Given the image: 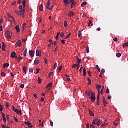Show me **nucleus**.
I'll list each match as a JSON object with an SVG mask.
<instances>
[{
	"label": "nucleus",
	"instance_id": "40",
	"mask_svg": "<svg viewBox=\"0 0 128 128\" xmlns=\"http://www.w3.org/2000/svg\"><path fill=\"white\" fill-rule=\"evenodd\" d=\"M104 72H106V70H104V69H102V71H101V74H104Z\"/></svg>",
	"mask_w": 128,
	"mask_h": 128
},
{
	"label": "nucleus",
	"instance_id": "43",
	"mask_svg": "<svg viewBox=\"0 0 128 128\" xmlns=\"http://www.w3.org/2000/svg\"><path fill=\"white\" fill-rule=\"evenodd\" d=\"M56 68H58V64L55 63L54 64V70H56Z\"/></svg>",
	"mask_w": 128,
	"mask_h": 128
},
{
	"label": "nucleus",
	"instance_id": "63",
	"mask_svg": "<svg viewBox=\"0 0 128 128\" xmlns=\"http://www.w3.org/2000/svg\"><path fill=\"white\" fill-rule=\"evenodd\" d=\"M2 128H8V127L6 126V125H4V124L2 125Z\"/></svg>",
	"mask_w": 128,
	"mask_h": 128
},
{
	"label": "nucleus",
	"instance_id": "64",
	"mask_svg": "<svg viewBox=\"0 0 128 128\" xmlns=\"http://www.w3.org/2000/svg\"><path fill=\"white\" fill-rule=\"evenodd\" d=\"M97 106H100V100H97Z\"/></svg>",
	"mask_w": 128,
	"mask_h": 128
},
{
	"label": "nucleus",
	"instance_id": "11",
	"mask_svg": "<svg viewBox=\"0 0 128 128\" xmlns=\"http://www.w3.org/2000/svg\"><path fill=\"white\" fill-rule=\"evenodd\" d=\"M16 30L17 32H20V28L19 26H16Z\"/></svg>",
	"mask_w": 128,
	"mask_h": 128
},
{
	"label": "nucleus",
	"instance_id": "31",
	"mask_svg": "<svg viewBox=\"0 0 128 128\" xmlns=\"http://www.w3.org/2000/svg\"><path fill=\"white\" fill-rule=\"evenodd\" d=\"M60 32H58L57 34V36H56V40H58V36H60Z\"/></svg>",
	"mask_w": 128,
	"mask_h": 128
},
{
	"label": "nucleus",
	"instance_id": "59",
	"mask_svg": "<svg viewBox=\"0 0 128 128\" xmlns=\"http://www.w3.org/2000/svg\"><path fill=\"white\" fill-rule=\"evenodd\" d=\"M30 122H25V124H26V126H29V124H30Z\"/></svg>",
	"mask_w": 128,
	"mask_h": 128
},
{
	"label": "nucleus",
	"instance_id": "19",
	"mask_svg": "<svg viewBox=\"0 0 128 128\" xmlns=\"http://www.w3.org/2000/svg\"><path fill=\"white\" fill-rule=\"evenodd\" d=\"M34 64H36V66H38V64H39L40 62L38 60H36L34 62Z\"/></svg>",
	"mask_w": 128,
	"mask_h": 128
},
{
	"label": "nucleus",
	"instance_id": "53",
	"mask_svg": "<svg viewBox=\"0 0 128 128\" xmlns=\"http://www.w3.org/2000/svg\"><path fill=\"white\" fill-rule=\"evenodd\" d=\"M100 88H102V86L98 85L97 86V89L100 90Z\"/></svg>",
	"mask_w": 128,
	"mask_h": 128
},
{
	"label": "nucleus",
	"instance_id": "24",
	"mask_svg": "<svg viewBox=\"0 0 128 128\" xmlns=\"http://www.w3.org/2000/svg\"><path fill=\"white\" fill-rule=\"evenodd\" d=\"M90 24H91V26H94V24H92V20H90V21H89V23H88L89 26H90Z\"/></svg>",
	"mask_w": 128,
	"mask_h": 128
},
{
	"label": "nucleus",
	"instance_id": "32",
	"mask_svg": "<svg viewBox=\"0 0 128 128\" xmlns=\"http://www.w3.org/2000/svg\"><path fill=\"white\" fill-rule=\"evenodd\" d=\"M16 14L18 16H20V11H15Z\"/></svg>",
	"mask_w": 128,
	"mask_h": 128
},
{
	"label": "nucleus",
	"instance_id": "45",
	"mask_svg": "<svg viewBox=\"0 0 128 128\" xmlns=\"http://www.w3.org/2000/svg\"><path fill=\"white\" fill-rule=\"evenodd\" d=\"M76 66H78V65L74 64V65H72V68H76Z\"/></svg>",
	"mask_w": 128,
	"mask_h": 128
},
{
	"label": "nucleus",
	"instance_id": "10",
	"mask_svg": "<svg viewBox=\"0 0 128 128\" xmlns=\"http://www.w3.org/2000/svg\"><path fill=\"white\" fill-rule=\"evenodd\" d=\"M36 56H42L41 52L38 50H36Z\"/></svg>",
	"mask_w": 128,
	"mask_h": 128
},
{
	"label": "nucleus",
	"instance_id": "51",
	"mask_svg": "<svg viewBox=\"0 0 128 128\" xmlns=\"http://www.w3.org/2000/svg\"><path fill=\"white\" fill-rule=\"evenodd\" d=\"M60 36H61V38H64V32H62L61 33Z\"/></svg>",
	"mask_w": 128,
	"mask_h": 128
},
{
	"label": "nucleus",
	"instance_id": "47",
	"mask_svg": "<svg viewBox=\"0 0 128 128\" xmlns=\"http://www.w3.org/2000/svg\"><path fill=\"white\" fill-rule=\"evenodd\" d=\"M62 66H60L58 68V72H62Z\"/></svg>",
	"mask_w": 128,
	"mask_h": 128
},
{
	"label": "nucleus",
	"instance_id": "58",
	"mask_svg": "<svg viewBox=\"0 0 128 128\" xmlns=\"http://www.w3.org/2000/svg\"><path fill=\"white\" fill-rule=\"evenodd\" d=\"M61 42H62V44H66V40H62Z\"/></svg>",
	"mask_w": 128,
	"mask_h": 128
},
{
	"label": "nucleus",
	"instance_id": "5",
	"mask_svg": "<svg viewBox=\"0 0 128 128\" xmlns=\"http://www.w3.org/2000/svg\"><path fill=\"white\" fill-rule=\"evenodd\" d=\"M26 14V10H23L20 11V16H24V14Z\"/></svg>",
	"mask_w": 128,
	"mask_h": 128
},
{
	"label": "nucleus",
	"instance_id": "18",
	"mask_svg": "<svg viewBox=\"0 0 128 128\" xmlns=\"http://www.w3.org/2000/svg\"><path fill=\"white\" fill-rule=\"evenodd\" d=\"M10 66V64H4L3 66V68H8Z\"/></svg>",
	"mask_w": 128,
	"mask_h": 128
},
{
	"label": "nucleus",
	"instance_id": "41",
	"mask_svg": "<svg viewBox=\"0 0 128 128\" xmlns=\"http://www.w3.org/2000/svg\"><path fill=\"white\" fill-rule=\"evenodd\" d=\"M86 50L87 54H88L90 52V47H88V46H87Z\"/></svg>",
	"mask_w": 128,
	"mask_h": 128
},
{
	"label": "nucleus",
	"instance_id": "2",
	"mask_svg": "<svg viewBox=\"0 0 128 128\" xmlns=\"http://www.w3.org/2000/svg\"><path fill=\"white\" fill-rule=\"evenodd\" d=\"M12 34V32L10 31H8L7 32H6V34L7 36V38L8 40H10L12 38V36H10Z\"/></svg>",
	"mask_w": 128,
	"mask_h": 128
},
{
	"label": "nucleus",
	"instance_id": "39",
	"mask_svg": "<svg viewBox=\"0 0 128 128\" xmlns=\"http://www.w3.org/2000/svg\"><path fill=\"white\" fill-rule=\"evenodd\" d=\"M97 70H98V72H100V66H98V65H97L96 66Z\"/></svg>",
	"mask_w": 128,
	"mask_h": 128
},
{
	"label": "nucleus",
	"instance_id": "27",
	"mask_svg": "<svg viewBox=\"0 0 128 128\" xmlns=\"http://www.w3.org/2000/svg\"><path fill=\"white\" fill-rule=\"evenodd\" d=\"M52 84H48L47 87L46 88H52Z\"/></svg>",
	"mask_w": 128,
	"mask_h": 128
},
{
	"label": "nucleus",
	"instance_id": "8",
	"mask_svg": "<svg viewBox=\"0 0 128 128\" xmlns=\"http://www.w3.org/2000/svg\"><path fill=\"white\" fill-rule=\"evenodd\" d=\"M50 1L49 0H48L47 4H46V8L48 10L50 8Z\"/></svg>",
	"mask_w": 128,
	"mask_h": 128
},
{
	"label": "nucleus",
	"instance_id": "23",
	"mask_svg": "<svg viewBox=\"0 0 128 128\" xmlns=\"http://www.w3.org/2000/svg\"><path fill=\"white\" fill-rule=\"evenodd\" d=\"M27 52H28V48H26L24 52V56H26Z\"/></svg>",
	"mask_w": 128,
	"mask_h": 128
},
{
	"label": "nucleus",
	"instance_id": "61",
	"mask_svg": "<svg viewBox=\"0 0 128 128\" xmlns=\"http://www.w3.org/2000/svg\"><path fill=\"white\" fill-rule=\"evenodd\" d=\"M49 42H50V44H54V42H52V40H49Z\"/></svg>",
	"mask_w": 128,
	"mask_h": 128
},
{
	"label": "nucleus",
	"instance_id": "1",
	"mask_svg": "<svg viewBox=\"0 0 128 128\" xmlns=\"http://www.w3.org/2000/svg\"><path fill=\"white\" fill-rule=\"evenodd\" d=\"M90 96V98L92 100V102H94L96 101V94H94V92H92L90 94H89V96Z\"/></svg>",
	"mask_w": 128,
	"mask_h": 128
},
{
	"label": "nucleus",
	"instance_id": "28",
	"mask_svg": "<svg viewBox=\"0 0 128 128\" xmlns=\"http://www.w3.org/2000/svg\"><path fill=\"white\" fill-rule=\"evenodd\" d=\"M114 124H115L116 126H118V120H116L115 122H114Z\"/></svg>",
	"mask_w": 128,
	"mask_h": 128
},
{
	"label": "nucleus",
	"instance_id": "22",
	"mask_svg": "<svg viewBox=\"0 0 128 128\" xmlns=\"http://www.w3.org/2000/svg\"><path fill=\"white\" fill-rule=\"evenodd\" d=\"M83 72H84V76H86V68L84 69Z\"/></svg>",
	"mask_w": 128,
	"mask_h": 128
},
{
	"label": "nucleus",
	"instance_id": "15",
	"mask_svg": "<svg viewBox=\"0 0 128 128\" xmlns=\"http://www.w3.org/2000/svg\"><path fill=\"white\" fill-rule=\"evenodd\" d=\"M86 4H88V3L86 2H83L81 6L82 8H84V6H86Z\"/></svg>",
	"mask_w": 128,
	"mask_h": 128
},
{
	"label": "nucleus",
	"instance_id": "54",
	"mask_svg": "<svg viewBox=\"0 0 128 128\" xmlns=\"http://www.w3.org/2000/svg\"><path fill=\"white\" fill-rule=\"evenodd\" d=\"M52 74H54V72H50L48 74V76L50 77V76H52Z\"/></svg>",
	"mask_w": 128,
	"mask_h": 128
},
{
	"label": "nucleus",
	"instance_id": "9",
	"mask_svg": "<svg viewBox=\"0 0 128 128\" xmlns=\"http://www.w3.org/2000/svg\"><path fill=\"white\" fill-rule=\"evenodd\" d=\"M74 16V12H70L68 14V16H69L70 18H72Z\"/></svg>",
	"mask_w": 128,
	"mask_h": 128
},
{
	"label": "nucleus",
	"instance_id": "25",
	"mask_svg": "<svg viewBox=\"0 0 128 128\" xmlns=\"http://www.w3.org/2000/svg\"><path fill=\"white\" fill-rule=\"evenodd\" d=\"M42 80L40 78H38V82L40 84H42Z\"/></svg>",
	"mask_w": 128,
	"mask_h": 128
},
{
	"label": "nucleus",
	"instance_id": "42",
	"mask_svg": "<svg viewBox=\"0 0 128 128\" xmlns=\"http://www.w3.org/2000/svg\"><path fill=\"white\" fill-rule=\"evenodd\" d=\"M64 4H68V0H64Z\"/></svg>",
	"mask_w": 128,
	"mask_h": 128
},
{
	"label": "nucleus",
	"instance_id": "14",
	"mask_svg": "<svg viewBox=\"0 0 128 128\" xmlns=\"http://www.w3.org/2000/svg\"><path fill=\"white\" fill-rule=\"evenodd\" d=\"M2 50L4 52H6V44H4V42H2Z\"/></svg>",
	"mask_w": 128,
	"mask_h": 128
},
{
	"label": "nucleus",
	"instance_id": "30",
	"mask_svg": "<svg viewBox=\"0 0 128 128\" xmlns=\"http://www.w3.org/2000/svg\"><path fill=\"white\" fill-rule=\"evenodd\" d=\"M70 36H72V33L69 34L66 38H65V40H68V38H70Z\"/></svg>",
	"mask_w": 128,
	"mask_h": 128
},
{
	"label": "nucleus",
	"instance_id": "16",
	"mask_svg": "<svg viewBox=\"0 0 128 128\" xmlns=\"http://www.w3.org/2000/svg\"><path fill=\"white\" fill-rule=\"evenodd\" d=\"M89 113L90 116H94V112L90 110H89Z\"/></svg>",
	"mask_w": 128,
	"mask_h": 128
},
{
	"label": "nucleus",
	"instance_id": "34",
	"mask_svg": "<svg viewBox=\"0 0 128 128\" xmlns=\"http://www.w3.org/2000/svg\"><path fill=\"white\" fill-rule=\"evenodd\" d=\"M116 56H117V58H120V56H122V54L118 53L116 54Z\"/></svg>",
	"mask_w": 128,
	"mask_h": 128
},
{
	"label": "nucleus",
	"instance_id": "44",
	"mask_svg": "<svg viewBox=\"0 0 128 128\" xmlns=\"http://www.w3.org/2000/svg\"><path fill=\"white\" fill-rule=\"evenodd\" d=\"M18 59L20 62H22V58L20 56L19 58H18Z\"/></svg>",
	"mask_w": 128,
	"mask_h": 128
},
{
	"label": "nucleus",
	"instance_id": "12",
	"mask_svg": "<svg viewBox=\"0 0 128 128\" xmlns=\"http://www.w3.org/2000/svg\"><path fill=\"white\" fill-rule=\"evenodd\" d=\"M102 124V121H101L100 120H99L97 122L96 125L98 126H100Z\"/></svg>",
	"mask_w": 128,
	"mask_h": 128
},
{
	"label": "nucleus",
	"instance_id": "48",
	"mask_svg": "<svg viewBox=\"0 0 128 128\" xmlns=\"http://www.w3.org/2000/svg\"><path fill=\"white\" fill-rule=\"evenodd\" d=\"M29 72L32 73L34 72V69H32V68H30Z\"/></svg>",
	"mask_w": 128,
	"mask_h": 128
},
{
	"label": "nucleus",
	"instance_id": "26",
	"mask_svg": "<svg viewBox=\"0 0 128 128\" xmlns=\"http://www.w3.org/2000/svg\"><path fill=\"white\" fill-rule=\"evenodd\" d=\"M2 116L3 120H6V114H4V112H2Z\"/></svg>",
	"mask_w": 128,
	"mask_h": 128
},
{
	"label": "nucleus",
	"instance_id": "6",
	"mask_svg": "<svg viewBox=\"0 0 128 128\" xmlns=\"http://www.w3.org/2000/svg\"><path fill=\"white\" fill-rule=\"evenodd\" d=\"M103 104H104V106H106V104H108V102H106V98L104 97H103Z\"/></svg>",
	"mask_w": 128,
	"mask_h": 128
},
{
	"label": "nucleus",
	"instance_id": "62",
	"mask_svg": "<svg viewBox=\"0 0 128 128\" xmlns=\"http://www.w3.org/2000/svg\"><path fill=\"white\" fill-rule=\"evenodd\" d=\"M92 124L96 126V120L93 121Z\"/></svg>",
	"mask_w": 128,
	"mask_h": 128
},
{
	"label": "nucleus",
	"instance_id": "7",
	"mask_svg": "<svg viewBox=\"0 0 128 128\" xmlns=\"http://www.w3.org/2000/svg\"><path fill=\"white\" fill-rule=\"evenodd\" d=\"M30 54L31 58H34V50H32L31 51H30Z\"/></svg>",
	"mask_w": 128,
	"mask_h": 128
},
{
	"label": "nucleus",
	"instance_id": "50",
	"mask_svg": "<svg viewBox=\"0 0 128 128\" xmlns=\"http://www.w3.org/2000/svg\"><path fill=\"white\" fill-rule=\"evenodd\" d=\"M4 24V20H2V19H0V26H1V24Z\"/></svg>",
	"mask_w": 128,
	"mask_h": 128
},
{
	"label": "nucleus",
	"instance_id": "55",
	"mask_svg": "<svg viewBox=\"0 0 128 128\" xmlns=\"http://www.w3.org/2000/svg\"><path fill=\"white\" fill-rule=\"evenodd\" d=\"M20 88H24V84H21V85L20 86Z\"/></svg>",
	"mask_w": 128,
	"mask_h": 128
},
{
	"label": "nucleus",
	"instance_id": "3",
	"mask_svg": "<svg viewBox=\"0 0 128 128\" xmlns=\"http://www.w3.org/2000/svg\"><path fill=\"white\" fill-rule=\"evenodd\" d=\"M11 58H18V56H16V52H13L11 54Z\"/></svg>",
	"mask_w": 128,
	"mask_h": 128
},
{
	"label": "nucleus",
	"instance_id": "56",
	"mask_svg": "<svg viewBox=\"0 0 128 128\" xmlns=\"http://www.w3.org/2000/svg\"><path fill=\"white\" fill-rule=\"evenodd\" d=\"M28 127L29 128H32V124H30L29 125H28Z\"/></svg>",
	"mask_w": 128,
	"mask_h": 128
},
{
	"label": "nucleus",
	"instance_id": "17",
	"mask_svg": "<svg viewBox=\"0 0 128 128\" xmlns=\"http://www.w3.org/2000/svg\"><path fill=\"white\" fill-rule=\"evenodd\" d=\"M22 44V42L20 40H18L16 43V46H20V45Z\"/></svg>",
	"mask_w": 128,
	"mask_h": 128
},
{
	"label": "nucleus",
	"instance_id": "52",
	"mask_svg": "<svg viewBox=\"0 0 128 128\" xmlns=\"http://www.w3.org/2000/svg\"><path fill=\"white\" fill-rule=\"evenodd\" d=\"M100 93H99V94H98V95L97 100H100Z\"/></svg>",
	"mask_w": 128,
	"mask_h": 128
},
{
	"label": "nucleus",
	"instance_id": "60",
	"mask_svg": "<svg viewBox=\"0 0 128 128\" xmlns=\"http://www.w3.org/2000/svg\"><path fill=\"white\" fill-rule=\"evenodd\" d=\"M106 94H110V89L108 88L106 90Z\"/></svg>",
	"mask_w": 128,
	"mask_h": 128
},
{
	"label": "nucleus",
	"instance_id": "20",
	"mask_svg": "<svg viewBox=\"0 0 128 128\" xmlns=\"http://www.w3.org/2000/svg\"><path fill=\"white\" fill-rule=\"evenodd\" d=\"M76 2H73L72 3L71 8H73L74 6H76Z\"/></svg>",
	"mask_w": 128,
	"mask_h": 128
},
{
	"label": "nucleus",
	"instance_id": "4",
	"mask_svg": "<svg viewBox=\"0 0 128 128\" xmlns=\"http://www.w3.org/2000/svg\"><path fill=\"white\" fill-rule=\"evenodd\" d=\"M12 110L14 112H16V114H20V111L16 109V107H14V105L12 106Z\"/></svg>",
	"mask_w": 128,
	"mask_h": 128
},
{
	"label": "nucleus",
	"instance_id": "46",
	"mask_svg": "<svg viewBox=\"0 0 128 128\" xmlns=\"http://www.w3.org/2000/svg\"><path fill=\"white\" fill-rule=\"evenodd\" d=\"M14 120H15V122H18V118L14 117Z\"/></svg>",
	"mask_w": 128,
	"mask_h": 128
},
{
	"label": "nucleus",
	"instance_id": "29",
	"mask_svg": "<svg viewBox=\"0 0 128 128\" xmlns=\"http://www.w3.org/2000/svg\"><path fill=\"white\" fill-rule=\"evenodd\" d=\"M26 70H27L26 67L24 66L23 68V70L24 72H25V74H26Z\"/></svg>",
	"mask_w": 128,
	"mask_h": 128
},
{
	"label": "nucleus",
	"instance_id": "33",
	"mask_svg": "<svg viewBox=\"0 0 128 128\" xmlns=\"http://www.w3.org/2000/svg\"><path fill=\"white\" fill-rule=\"evenodd\" d=\"M77 59L78 60V64H80L82 62V59H80V58H78V57L77 58Z\"/></svg>",
	"mask_w": 128,
	"mask_h": 128
},
{
	"label": "nucleus",
	"instance_id": "49",
	"mask_svg": "<svg viewBox=\"0 0 128 128\" xmlns=\"http://www.w3.org/2000/svg\"><path fill=\"white\" fill-rule=\"evenodd\" d=\"M36 74H38V72H40V68H36Z\"/></svg>",
	"mask_w": 128,
	"mask_h": 128
},
{
	"label": "nucleus",
	"instance_id": "36",
	"mask_svg": "<svg viewBox=\"0 0 128 128\" xmlns=\"http://www.w3.org/2000/svg\"><path fill=\"white\" fill-rule=\"evenodd\" d=\"M2 76H3L4 78L6 77V74L4 72H2Z\"/></svg>",
	"mask_w": 128,
	"mask_h": 128
},
{
	"label": "nucleus",
	"instance_id": "57",
	"mask_svg": "<svg viewBox=\"0 0 128 128\" xmlns=\"http://www.w3.org/2000/svg\"><path fill=\"white\" fill-rule=\"evenodd\" d=\"M54 6V5L52 6H51V8H48V10H53Z\"/></svg>",
	"mask_w": 128,
	"mask_h": 128
},
{
	"label": "nucleus",
	"instance_id": "38",
	"mask_svg": "<svg viewBox=\"0 0 128 128\" xmlns=\"http://www.w3.org/2000/svg\"><path fill=\"white\" fill-rule=\"evenodd\" d=\"M82 31H80V30L78 31V36L79 38H80V36H81V35H82Z\"/></svg>",
	"mask_w": 128,
	"mask_h": 128
},
{
	"label": "nucleus",
	"instance_id": "35",
	"mask_svg": "<svg viewBox=\"0 0 128 128\" xmlns=\"http://www.w3.org/2000/svg\"><path fill=\"white\" fill-rule=\"evenodd\" d=\"M64 28L68 27V22L66 21L64 22Z\"/></svg>",
	"mask_w": 128,
	"mask_h": 128
},
{
	"label": "nucleus",
	"instance_id": "37",
	"mask_svg": "<svg viewBox=\"0 0 128 128\" xmlns=\"http://www.w3.org/2000/svg\"><path fill=\"white\" fill-rule=\"evenodd\" d=\"M4 110V106L2 105H0V112Z\"/></svg>",
	"mask_w": 128,
	"mask_h": 128
},
{
	"label": "nucleus",
	"instance_id": "21",
	"mask_svg": "<svg viewBox=\"0 0 128 128\" xmlns=\"http://www.w3.org/2000/svg\"><path fill=\"white\" fill-rule=\"evenodd\" d=\"M8 18H12L13 21L14 22V17L12 16V15H10V14H8Z\"/></svg>",
	"mask_w": 128,
	"mask_h": 128
},
{
	"label": "nucleus",
	"instance_id": "13",
	"mask_svg": "<svg viewBox=\"0 0 128 128\" xmlns=\"http://www.w3.org/2000/svg\"><path fill=\"white\" fill-rule=\"evenodd\" d=\"M39 10H40V12H42V10H44V5L42 4L40 7H39Z\"/></svg>",
	"mask_w": 128,
	"mask_h": 128
}]
</instances>
